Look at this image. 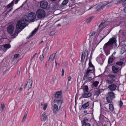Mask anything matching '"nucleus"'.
<instances>
[{"instance_id":"obj_52","label":"nucleus","mask_w":126,"mask_h":126,"mask_svg":"<svg viewBox=\"0 0 126 126\" xmlns=\"http://www.w3.org/2000/svg\"><path fill=\"white\" fill-rule=\"evenodd\" d=\"M114 78H111V79L110 80L111 81H112V83H113V82L115 81V79H114Z\"/></svg>"},{"instance_id":"obj_63","label":"nucleus","mask_w":126,"mask_h":126,"mask_svg":"<svg viewBox=\"0 0 126 126\" xmlns=\"http://www.w3.org/2000/svg\"><path fill=\"white\" fill-rule=\"evenodd\" d=\"M22 87H20V88L19 89V90L20 91H21L22 90Z\"/></svg>"},{"instance_id":"obj_39","label":"nucleus","mask_w":126,"mask_h":126,"mask_svg":"<svg viewBox=\"0 0 126 126\" xmlns=\"http://www.w3.org/2000/svg\"><path fill=\"white\" fill-rule=\"evenodd\" d=\"M5 107V105H4V104L3 103H2L1 104L0 108L2 109L1 110L2 111L3 110L4 108Z\"/></svg>"},{"instance_id":"obj_49","label":"nucleus","mask_w":126,"mask_h":126,"mask_svg":"<svg viewBox=\"0 0 126 126\" xmlns=\"http://www.w3.org/2000/svg\"><path fill=\"white\" fill-rule=\"evenodd\" d=\"M64 70L63 69H62V74L61 75L63 77L64 76Z\"/></svg>"},{"instance_id":"obj_46","label":"nucleus","mask_w":126,"mask_h":126,"mask_svg":"<svg viewBox=\"0 0 126 126\" xmlns=\"http://www.w3.org/2000/svg\"><path fill=\"white\" fill-rule=\"evenodd\" d=\"M106 82L108 84H111L113 83L112 81H111L110 80H106Z\"/></svg>"},{"instance_id":"obj_18","label":"nucleus","mask_w":126,"mask_h":126,"mask_svg":"<svg viewBox=\"0 0 126 126\" xmlns=\"http://www.w3.org/2000/svg\"><path fill=\"white\" fill-rule=\"evenodd\" d=\"M56 52L55 53H53L50 56L48 60V62H51V61H53L55 57V55L57 53Z\"/></svg>"},{"instance_id":"obj_54","label":"nucleus","mask_w":126,"mask_h":126,"mask_svg":"<svg viewBox=\"0 0 126 126\" xmlns=\"http://www.w3.org/2000/svg\"><path fill=\"white\" fill-rule=\"evenodd\" d=\"M71 78L70 76H69L68 77V79L69 81H70Z\"/></svg>"},{"instance_id":"obj_57","label":"nucleus","mask_w":126,"mask_h":126,"mask_svg":"<svg viewBox=\"0 0 126 126\" xmlns=\"http://www.w3.org/2000/svg\"><path fill=\"white\" fill-rule=\"evenodd\" d=\"M93 71V72H92V73H93V74L94 76V78H96L98 76H97L95 77V72H94L95 71Z\"/></svg>"},{"instance_id":"obj_35","label":"nucleus","mask_w":126,"mask_h":126,"mask_svg":"<svg viewBox=\"0 0 126 126\" xmlns=\"http://www.w3.org/2000/svg\"><path fill=\"white\" fill-rule=\"evenodd\" d=\"M56 32V30L52 31L50 32L49 35L50 36H52L55 34Z\"/></svg>"},{"instance_id":"obj_19","label":"nucleus","mask_w":126,"mask_h":126,"mask_svg":"<svg viewBox=\"0 0 126 126\" xmlns=\"http://www.w3.org/2000/svg\"><path fill=\"white\" fill-rule=\"evenodd\" d=\"M47 115L46 113L44 112L41 117V120L42 121H45L46 120Z\"/></svg>"},{"instance_id":"obj_17","label":"nucleus","mask_w":126,"mask_h":126,"mask_svg":"<svg viewBox=\"0 0 126 126\" xmlns=\"http://www.w3.org/2000/svg\"><path fill=\"white\" fill-rule=\"evenodd\" d=\"M39 28V26H38V27L37 29L36 28H35L34 29V30L30 34L29 36L27 38L28 39L32 37L33 35H34L35 33L36 32H37V31Z\"/></svg>"},{"instance_id":"obj_50","label":"nucleus","mask_w":126,"mask_h":126,"mask_svg":"<svg viewBox=\"0 0 126 126\" xmlns=\"http://www.w3.org/2000/svg\"><path fill=\"white\" fill-rule=\"evenodd\" d=\"M52 8L53 10H55L56 9V7L55 5H53L52 6Z\"/></svg>"},{"instance_id":"obj_4","label":"nucleus","mask_w":126,"mask_h":126,"mask_svg":"<svg viewBox=\"0 0 126 126\" xmlns=\"http://www.w3.org/2000/svg\"><path fill=\"white\" fill-rule=\"evenodd\" d=\"M84 94H82V96L83 98H88L90 97L92 95V94L90 93H88V87L87 85H85L83 87Z\"/></svg>"},{"instance_id":"obj_11","label":"nucleus","mask_w":126,"mask_h":126,"mask_svg":"<svg viewBox=\"0 0 126 126\" xmlns=\"http://www.w3.org/2000/svg\"><path fill=\"white\" fill-rule=\"evenodd\" d=\"M40 5L41 8L45 9L47 7L48 3L46 1H43L41 2Z\"/></svg>"},{"instance_id":"obj_55","label":"nucleus","mask_w":126,"mask_h":126,"mask_svg":"<svg viewBox=\"0 0 126 126\" xmlns=\"http://www.w3.org/2000/svg\"><path fill=\"white\" fill-rule=\"evenodd\" d=\"M93 106H94V104H93V106H92L93 108L91 109L92 110V111H90V113L92 112V113H93V111H94V110H93Z\"/></svg>"},{"instance_id":"obj_53","label":"nucleus","mask_w":126,"mask_h":126,"mask_svg":"<svg viewBox=\"0 0 126 126\" xmlns=\"http://www.w3.org/2000/svg\"><path fill=\"white\" fill-rule=\"evenodd\" d=\"M93 53H91L90 54V58L89 59V60H91L92 59V55Z\"/></svg>"},{"instance_id":"obj_20","label":"nucleus","mask_w":126,"mask_h":126,"mask_svg":"<svg viewBox=\"0 0 126 126\" xmlns=\"http://www.w3.org/2000/svg\"><path fill=\"white\" fill-rule=\"evenodd\" d=\"M3 47L4 48V52H5L7 49L10 48L11 47V45L9 44H5L3 45Z\"/></svg>"},{"instance_id":"obj_42","label":"nucleus","mask_w":126,"mask_h":126,"mask_svg":"<svg viewBox=\"0 0 126 126\" xmlns=\"http://www.w3.org/2000/svg\"><path fill=\"white\" fill-rule=\"evenodd\" d=\"M102 8V6L101 5H98L97 7V9L98 11L101 10Z\"/></svg>"},{"instance_id":"obj_26","label":"nucleus","mask_w":126,"mask_h":126,"mask_svg":"<svg viewBox=\"0 0 126 126\" xmlns=\"http://www.w3.org/2000/svg\"><path fill=\"white\" fill-rule=\"evenodd\" d=\"M116 64L117 65L120 66L121 68H122L123 67L122 65L124 64V63L122 61L117 62L116 63Z\"/></svg>"},{"instance_id":"obj_24","label":"nucleus","mask_w":126,"mask_h":126,"mask_svg":"<svg viewBox=\"0 0 126 126\" xmlns=\"http://www.w3.org/2000/svg\"><path fill=\"white\" fill-rule=\"evenodd\" d=\"M55 102L57 103L59 105H60V107L61 105L63 103V101L62 100L60 99L59 100H55Z\"/></svg>"},{"instance_id":"obj_29","label":"nucleus","mask_w":126,"mask_h":126,"mask_svg":"<svg viewBox=\"0 0 126 126\" xmlns=\"http://www.w3.org/2000/svg\"><path fill=\"white\" fill-rule=\"evenodd\" d=\"M109 109L110 111L111 112L113 111L114 110V107L113 105L111 104H110L109 105Z\"/></svg>"},{"instance_id":"obj_41","label":"nucleus","mask_w":126,"mask_h":126,"mask_svg":"<svg viewBox=\"0 0 126 126\" xmlns=\"http://www.w3.org/2000/svg\"><path fill=\"white\" fill-rule=\"evenodd\" d=\"M108 76L111 78H115V75L112 74H110Z\"/></svg>"},{"instance_id":"obj_36","label":"nucleus","mask_w":126,"mask_h":126,"mask_svg":"<svg viewBox=\"0 0 126 126\" xmlns=\"http://www.w3.org/2000/svg\"><path fill=\"white\" fill-rule=\"evenodd\" d=\"M15 0H13L11 2V3L10 4H8L7 5V7L8 8H9L12 6L13 4V1H14Z\"/></svg>"},{"instance_id":"obj_43","label":"nucleus","mask_w":126,"mask_h":126,"mask_svg":"<svg viewBox=\"0 0 126 126\" xmlns=\"http://www.w3.org/2000/svg\"><path fill=\"white\" fill-rule=\"evenodd\" d=\"M82 126H90V123H86L84 124H82Z\"/></svg>"},{"instance_id":"obj_27","label":"nucleus","mask_w":126,"mask_h":126,"mask_svg":"<svg viewBox=\"0 0 126 126\" xmlns=\"http://www.w3.org/2000/svg\"><path fill=\"white\" fill-rule=\"evenodd\" d=\"M106 99L107 102L109 103H110L112 102L113 98L107 96L106 97Z\"/></svg>"},{"instance_id":"obj_33","label":"nucleus","mask_w":126,"mask_h":126,"mask_svg":"<svg viewBox=\"0 0 126 126\" xmlns=\"http://www.w3.org/2000/svg\"><path fill=\"white\" fill-rule=\"evenodd\" d=\"M19 32H18L17 31H15V34H13L12 35V37L13 38H15L16 36L18 35V34Z\"/></svg>"},{"instance_id":"obj_38","label":"nucleus","mask_w":126,"mask_h":126,"mask_svg":"<svg viewBox=\"0 0 126 126\" xmlns=\"http://www.w3.org/2000/svg\"><path fill=\"white\" fill-rule=\"evenodd\" d=\"M104 51L106 56H107L110 53V51L109 50L105 49V50H104Z\"/></svg>"},{"instance_id":"obj_51","label":"nucleus","mask_w":126,"mask_h":126,"mask_svg":"<svg viewBox=\"0 0 126 126\" xmlns=\"http://www.w3.org/2000/svg\"><path fill=\"white\" fill-rule=\"evenodd\" d=\"M8 71H9L8 70H6V71H5L3 72V75H5L7 73H8Z\"/></svg>"},{"instance_id":"obj_32","label":"nucleus","mask_w":126,"mask_h":126,"mask_svg":"<svg viewBox=\"0 0 126 126\" xmlns=\"http://www.w3.org/2000/svg\"><path fill=\"white\" fill-rule=\"evenodd\" d=\"M95 32H93L91 33L90 34V35H89V37L90 39H92V38H93V37H94L95 36Z\"/></svg>"},{"instance_id":"obj_1","label":"nucleus","mask_w":126,"mask_h":126,"mask_svg":"<svg viewBox=\"0 0 126 126\" xmlns=\"http://www.w3.org/2000/svg\"><path fill=\"white\" fill-rule=\"evenodd\" d=\"M28 18L27 16L25 15L22 17L21 20H18L16 26V29L22 30L26 26V24L25 22L29 21Z\"/></svg>"},{"instance_id":"obj_44","label":"nucleus","mask_w":126,"mask_h":126,"mask_svg":"<svg viewBox=\"0 0 126 126\" xmlns=\"http://www.w3.org/2000/svg\"><path fill=\"white\" fill-rule=\"evenodd\" d=\"M119 105L120 107H121L123 105V102L121 100L119 102Z\"/></svg>"},{"instance_id":"obj_5","label":"nucleus","mask_w":126,"mask_h":126,"mask_svg":"<svg viewBox=\"0 0 126 126\" xmlns=\"http://www.w3.org/2000/svg\"><path fill=\"white\" fill-rule=\"evenodd\" d=\"M53 107V112L55 114L60 115L63 112L60 109V106H59V108L58 106L56 104H54Z\"/></svg>"},{"instance_id":"obj_40","label":"nucleus","mask_w":126,"mask_h":126,"mask_svg":"<svg viewBox=\"0 0 126 126\" xmlns=\"http://www.w3.org/2000/svg\"><path fill=\"white\" fill-rule=\"evenodd\" d=\"M96 41H94L93 42V47H94V48H95L97 46L98 44V43L96 44Z\"/></svg>"},{"instance_id":"obj_64","label":"nucleus","mask_w":126,"mask_h":126,"mask_svg":"<svg viewBox=\"0 0 126 126\" xmlns=\"http://www.w3.org/2000/svg\"><path fill=\"white\" fill-rule=\"evenodd\" d=\"M124 11L126 13V7L124 9Z\"/></svg>"},{"instance_id":"obj_7","label":"nucleus","mask_w":126,"mask_h":126,"mask_svg":"<svg viewBox=\"0 0 126 126\" xmlns=\"http://www.w3.org/2000/svg\"><path fill=\"white\" fill-rule=\"evenodd\" d=\"M92 70L87 69L86 72L84 74L83 80H85L86 79L89 77L90 74L92 73Z\"/></svg>"},{"instance_id":"obj_31","label":"nucleus","mask_w":126,"mask_h":126,"mask_svg":"<svg viewBox=\"0 0 126 126\" xmlns=\"http://www.w3.org/2000/svg\"><path fill=\"white\" fill-rule=\"evenodd\" d=\"M88 119L87 118V117H85L84 118L82 121H81L82 124H83L86 123V122L88 121Z\"/></svg>"},{"instance_id":"obj_9","label":"nucleus","mask_w":126,"mask_h":126,"mask_svg":"<svg viewBox=\"0 0 126 126\" xmlns=\"http://www.w3.org/2000/svg\"><path fill=\"white\" fill-rule=\"evenodd\" d=\"M89 53H88V51L87 50H86L85 51L84 53L82 52V55H81V59L80 61L82 62L84 61L85 57L86 56L87 58L88 57Z\"/></svg>"},{"instance_id":"obj_13","label":"nucleus","mask_w":126,"mask_h":126,"mask_svg":"<svg viewBox=\"0 0 126 126\" xmlns=\"http://www.w3.org/2000/svg\"><path fill=\"white\" fill-rule=\"evenodd\" d=\"M62 92L61 90L59 91H58L55 94H54V97L55 98V99H57L61 97V95L62 94Z\"/></svg>"},{"instance_id":"obj_34","label":"nucleus","mask_w":126,"mask_h":126,"mask_svg":"<svg viewBox=\"0 0 126 126\" xmlns=\"http://www.w3.org/2000/svg\"><path fill=\"white\" fill-rule=\"evenodd\" d=\"M99 82L98 81H96L95 82H93V84L94 86L95 87H97L98 85V84Z\"/></svg>"},{"instance_id":"obj_62","label":"nucleus","mask_w":126,"mask_h":126,"mask_svg":"<svg viewBox=\"0 0 126 126\" xmlns=\"http://www.w3.org/2000/svg\"><path fill=\"white\" fill-rule=\"evenodd\" d=\"M37 54V53H35L34 54V55L33 56V57H34Z\"/></svg>"},{"instance_id":"obj_21","label":"nucleus","mask_w":126,"mask_h":126,"mask_svg":"<svg viewBox=\"0 0 126 126\" xmlns=\"http://www.w3.org/2000/svg\"><path fill=\"white\" fill-rule=\"evenodd\" d=\"M114 93L112 92H109L107 94L108 96L109 97L113 98H114L115 97Z\"/></svg>"},{"instance_id":"obj_8","label":"nucleus","mask_w":126,"mask_h":126,"mask_svg":"<svg viewBox=\"0 0 126 126\" xmlns=\"http://www.w3.org/2000/svg\"><path fill=\"white\" fill-rule=\"evenodd\" d=\"M14 29V26L12 25H10L7 28V32L9 34H11L13 33Z\"/></svg>"},{"instance_id":"obj_15","label":"nucleus","mask_w":126,"mask_h":126,"mask_svg":"<svg viewBox=\"0 0 126 126\" xmlns=\"http://www.w3.org/2000/svg\"><path fill=\"white\" fill-rule=\"evenodd\" d=\"M32 84V80L31 79H30L27 82L26 86V88L27 87V86H28V91L31 88Z\"/></svg>"},{"instance_id":"obj_58","label":"nucleus","mask_w":126,"mask_h":126,"mask_svg":"<svg viewBox=\"0 0 126 126\" xmlns=\"http://www.w3.org/2000/svg\"><path fill=\"white\" fill-rule=\"evenodd\" d=\"M87 79L86 80L85 82H87L88 81H91L90 80V79Z\"/></svg>"},{"instance_id":"obj_12","label":"nucleus","mask_w":126,"mask_h":126,"mask_svg":"<svg viewBox=\"0 0 126 126\" xmlns=\"http://www.w3.org/2000/svg\"><path fill=\"white\" fill-rule=\"evenodd\" d=\"M117 87V86L115 84H112L109 85L108 86V88L111 91L115 90Z\"/></svg>"},{"instance_id":"obj_28","label":"nucleus","mask_w":126,"mask_h":126,"mask_svg":"<svg viewBox=\"0 0 126 126\" xmlns=\"http://www.w3.org/2000/svg\"><path fill=\"white\" fill-rule=\"evenodd\" d=\"M94 17L93 16H92L88 18L86 20V21L85 22V23H89L93 18Z\"/></svg>"},{"instance_id":"obj_14","label":"nucleus","mask_w":126,"mask_h":126,"mask_svg":"<svg viewBox=\"0 0 126 126\" xmlns=\"http://www.w3.org/2000/svg\"><path fill=\"white\" fill-rule=\"evenodd\" d=\"M107 25V22L105 21H103L99 26V28L103 29Z\"/></svg>"},{"instance_id":"obj_37","label":"nucleus","mask_w":126,"mask_h":126,"mask_svg":"<svg viewBox=\"0 0 126 126\" xmlns=\"http://www.w3.org/2000/svg\"><path fill=\"white\" fill-rule=\"evenodd\" d=\"M114 59L113 58L109 57L108 61V63H110L113 61Z\"/></svg>"},{"instance_id":"obj_3","label":"nucleus","mask_w":126,"mask_h":126,"mask_svg":"<svg viewBox=\"0 0 126 126\" xmlns=\"http://www.w3.org/2000/svg\"><path fill=\"white\" fill-rule=\"evenodd\" d=\"M45 11L42 9H38L36 12V15L39 19L44 18L46 16Z\"/></svg>"},{"instance_id":"obj_2","label":"nucleus","mask_w":126,"mask_h":126,"mask_svg":"<svg viewBox=\"0 0 126 126\" xmlns=\"http://www.w3.org/2000/svg\"><path fill=\"white\" fill-rule=\"evenodd\" d=\"M117 40L115 38L112 37L110 38L108 41L104 45L103 49L104 50L106 49H108L109 47H111L112 45L115 43Z\"/></svg>"},{"instance_id":"obj_30","label":"nucleus","mask_w":126,"mask_h":126,"mask_svg":"<svg viewBox=\"0 0 126 126\" xmlns=\"http://www.w3.org/2000/svg\"><path fill=\"white\" fill-rule=\"evenodd\" d=\"M68 0H64L62 2L61 6H64L66 5L68 2Z\"/></svg>"},{"instance_id":"obj_47","label":"nucleus","mask_w":126,"mask_h":126,"mask_svg":"<svg viewBox=\"0 0 126 126\" xmlns=\"http://www.w3.org/2000/svg\"><path fill=\"white\" fill-rule=\"evenodd\" d=\"M47 104H45L44 105V107H43V109L44 110H46V108H47Z\"/></svg>"},{"instance_id":"obj_56","label":"nucleus","mask_w":126,"mask_h":126,"mask_svg":"<svg viewBox=\"0 0 126 126\" xmlns=\"http://www.w3.org/2000/svg\"><path fill=\"white\" fill-rule=\"evenodd\" d=\"M95 49V48H94V47H93L91 53H93V52L94 51V50Z\"/></svg>"},{"instance_id":"obj_45","label":"nucleus","mask_w":126,"mask_h":126,"mask_svg":"<svg viewBox=\"0 0 126 126\" xmlns=\"http://www.w3.org/2000/svg\"><path fill=\"white\" fill-rule=\"evenodd\" d=\"M44 56L42 54V55H41L39 57V59L41 61H42L43 59Z\"/></svg>"},{"instance_id":"obj_60","label":"nucleus","mask_w":126,"mask_h":126,"mask_svg":"<svg viewBox=\"0 0 126 126\" xmlns=\"http://www.w3.org/2000/svg\"><path fill=\"white\" fill-rule=\"evenodd\" d=\"M26 119V118L23 117V119H22V121L23 122Z\"/></svg>"},{"instance_id":"obj_48","label":"nucleus","mask_w":126,"mask_h":126,"mask_svg":"<svg viewBox=\"0 0 126 126\" xmlns=\"http://www.w3.org/2000/svg\"><path fill=\"white\" fill-rule=\"evenodd\" d=\"M19 56V55L18 54H15L14 56V57L16 59Z\"/></svg>"},{"instance_id":"obj_10","label":"nucleus","mask_w":126,"mask_h":126,"mask_svg":"<svg viewBox=\"0 0 126 126\" xmlns=\"http://www.w3.org/2000/svg\"><path fill=\"white\" fill-rule=\"evenodd\" d=\"M112 72L115 74H117L120 70L121 68L113 66L111 67Z\"/></svg>"},{"instance_id":"obj_25","label":"nucleus","mask_w":126,"mask_h":126,"mask_svg":"<svg viewBox=\"0 0 126 126\" xmlns=\"http://www.w3.org/2000/svg\"><path fill=\"white\" fill-rule=\"evenodd\" d=\"M89 102H87L86 103L82 105L81 107L83 108L84 109H86V108L88 107L89 105Z\"/></svg>"},{"instance_id":"obj_59","label":"nucleus","mask_w":126,"mask_h":126,"mask_svg":"<svg viewBox=\"0 0 126 126\" xmlns=\"http://www.w3.org/2000/svg\"><path fill=\"white\" fill-rule=\"evenodd\" d=\"M87 79H90V81L92 80V78L91 77H88V78H87Z\"/></svg>"},{"instance_id":"obj_23","label":"nucleus","mask_w":126,"mask_h":126,"mask_svg":"<svg viewBox=\"0 0 126 126\" xmlns=\"http://www.w3.org/2000/svg\"><path fill=\"white\" fill-rule=\"evenodd\" d=\"M102 89H97L95 91V94L97 95V96H98L99 94L102 92Z\"/></svg>"},{"instance_id":"obj_6","label":"nucleus","mask_w":126,"mask_h":126,"mask_svg":"<svg viewBox=\"0 0 126 126\" xmlns=\"http://www.w3.org/2000/svg\"><path fill=\"white\" fill-rule=\"evenodd\" d=\"M29 21H33L36 18V14L33 12H30L28 16Z\"/></svg>"},{"instance_id":"obj_61","label":"nucleus","mask_w":126,"mask_h":126,"mask_svg":"<svg viewBox=\"0 0 126 126\" xmlns=\"http://www.w3.org/2000/svg\"><path fill=\"white\" fill-rule=\"evenodd\" d=\"M20 71H17V74H18V75H19L20 74Z\"/></svg>"},{"instance_id":"obj_16","label":"nucleus","mask_w":126,"mask_h":126,"mask_svg":"<svg viewBox=\"0 0 126 126\" xmlns=\"http://www.w3.org/2000/svg\"><path fill=\"white\" fill-rule=\"evenodd\" d=\"M96 60L98 63L100 64L101 65L104 62V59L102 57H97Z\"/></svg>"},{"instance_id":"obj_22","label":"nucleus","mask_w":126,"mask_h":126,"mask_svg":"<svg viewBox=\"0 0 126 126\" xmlns=\"http://www.w3.org/2000/svg\"><path fill=\"white\" fill-rule=\"evenodd\" d=\"M88 64L89 67L88 69L90 67H92L93 69L92 71H95V70L94 68V67L92 63L91 62V60H89Z\"/></svg>"}]
</instances>
